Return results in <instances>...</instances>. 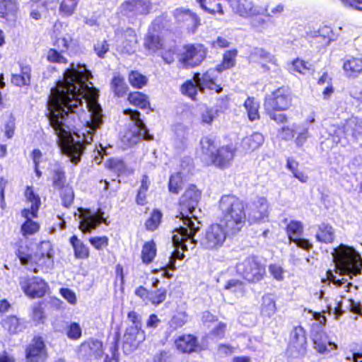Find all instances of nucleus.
Segmentation results:
<instances>
[{"instance_id": "37998d69", "label": "nucleus", "mask_w": 362, "mask_h": 362, "mask_svg": "<svg viewBox=\"0 0 362 362\" xmlns=\"http://www.w3.org/2000/svg\"><path fill=\"white\" fill-rule=\"evenodd\" d=\"M128 100L131 104L141 109H146L150 106L148 96L141 92L136 91L129 93Z\"/></svg>"}, {"instance_id": "bb28decb", "label": "nucleus", "mask_w": 362, "mask_h": 362, "mask_svg": "<svg viewBox=\"0 0 362 362\" xmlns=\"http://www.w3.org/2000/svg\"><path fill=\"white\" fill-rule=\"evenodd\" d=\"M313 340L315 349L320 354H327L337 349V345L329 341L327 335L322 331L314 333Z\"/></svg>"}, {"instance_id": "9d476101", "label": "nucleus", "mask_w": 362, "mask_h": 362, "mask_svg": "<svg viewBox=\"0 0 362 362\" xmlns=\"http://www.w3.org/2000/svg\"><path fill=\"white\" fill-rule=\"evenodd\" d=\"M229 232L221 223H213L205 230L200 240L201 246L209 250H218L224 244Z\"/></svg>"}, {"instance_id": "0eeeda50", "label": "nucleus", "mask_w": 362, "mask_h": 362, "mask_svg": "<svg viewBox=\"0 0 362 362\" xmlns=\"http://www.w3.org/2000/svg\"><path fill=\"white\" fill-rule=\"evenodd\" d=\"M124 114L129 116L132 122V127L121 138L125 146H132L142 139H153V136L148 133L144 121L140 118L141 114L138 110L127 109L124 110Z\"/></svg>"}, {"instance_id": "603ef678", "label": "nucleus", "mask_w": 362, "mask_h": 362, "mask_svg": "<svg viewBox=\"0 0 362 362\" xmlns=\"http://www.w3.org/2000/svg\"><path fill=\"white\" fill-rule=\"evenodd\" d=\"M182 185L183 178L182 173L178 172L170 176L168 182V189L170 192L177 194L182 189Z\"/></svg>"}, {"instance_id": "4d7b16f0", "label": "nucleus", "mask_w": 362, "mask_h": 362, "mask_svg": "<svg viewBox=\"0 0 362 362\" xmlns=\"http://www.w3.org/2000/svg\"><path fill=\"white\" fill-rule=\"evenodd\" d=\"M308 65V62L296 59L288 64V69L289 72L293 74H295L296 73L304 74H305V71L309 69Z\"/></svg>"}, {"instance_id": "ddd939ff", "label": "nucleus", "mask_w": 362, "mask_h": 362, "mask_svg": "<svg viewBox=\"0 0 362 362\" xmlns=\"http://www.w3.org/2000/svg\"><path fill=\"white\" fill-rule=\"evenodd\" d=\"M307 347V337L305 331L301 326L294 327L289 337L287 348L288 354L294 358L305 354Z\"/></svg>"}, {"instance_id": "2f4dec72", "label": "nucleus", "mask_w": 362, "mask_h": 362, "mask_svg": "<svg viewBox=\"0 0 362 362\" xmlns=\"http://www.w3.org/2000/svg\"><path fill=\"white\" fill-rule=\"evenodd\" d=\"M343 69L347 77H358L362 74V59L353 57L346 59L343 64Z\"/></svg>"}, {"instance_id": "09e8293b", "label": "nucleus", "mask_w": 362, "mask_h": 362, "mask_svg": "<svg viewBox=\"0 0 362 362\" xmlns=\"http://www.w3.org/2000/svg\"><path fill=\"white\" fill-rule=\"evenodd\" d=\"M252 59H259L264 62L276 64V59L273 54L266 51L263 48H254L250 55Z\"/></svg>"}, {"instance_id": "6e6552de", "label": "nucleus", "mask_w": 362, "mask_h": 362, "mask_svg": "<svg viewBox=\"0 0 362 362\" xmlns=\"http://www.w3.org/2000/svg\"><path fill=\"white\" fill-rule=\"evenodd\" d=\"M236 272L245 281L257 283L263 279L266 268L258 257L249 255L236 264Z\"/></svg>"}, {"instance_id": "c9c22d12", "label": "nucleus", "mask_w": 362, "mask_h": 362, "mask_svg": "<svg viewBox=\"0 0 362 362\" xmlns=\"http://www.w3.org/2000/svg\"><path fill=\"white\" fill-rule=\"evenodd\" d=\"M264 138L259 132H255L252 134L245 137L242 140V146L246 151H255L262 145Z\"/></svg>"}, {"instance_id": "de8ad7c7", "label": "nucleus", "mask_w": 362, "mask_h": 362, "mask_svg": "<svg viewBox=\"0 0 362 362\" xmlns=\"http://www.w3.org/2000/svg\"><path fill=\"white\" fill-rule=\"evenodd\" d=\"M315 122V117L313 115H310L305 124H303L302 130L298 133L296 139V144L297 146H302L308 138L310 136L308 130L310 129V125L312 124Z\"/></svg>"}, {"instance_id": "f8f14e48", "label": "nucleus", "mask_w": 362, "mask_h": 362, "mask_svg": "<svg viewBox=\"0 0 362 362\" xmlns=\"http://www.w3.org/2000/svg\"><path fill=\"white\" fill-rule=\"evenodd\" d=\"M291 105V95L286 87H280L267 95L264 99V109L286 110Z\"/></svg>"}, {"instance_id": "393cba45", "label": "nucleus", "mask_w": 362, "mask_h": 362, "mask_svg": "<svg viewBox=\"0 0 362 362\" xmlns=\"http://www.w3.org/2000/svg\"><path fill=\"white\" fill-rule=\"evenodd\" d=\"M79 352L88 358L101 357L103 354V343L98 339H89L80 345Z\"/></svg>"}, {"instance_id": "a211bd4d", "label": "nucleus", "mask_w": 362, "mask_h": 362, "mask_svg": "<svg viewBox=\"0 0 362 362\" xmlns=\"http://www.w3.org/2000/svg\"><path fill=\"white\" fill-rule=\"evenodd\" d=\"M173 15L176 21L185 26L189 33H194L201 25L200 18L189 9L184 8H176L173 12Z\"/></svg>"}, {"instance_id": "aec40b11", "label": "nucleus", "mask_w": 362, "mask_h": 362, "mask_svg": "<svg viewBox=\"0 0 362 362\" xmlns=\"http://www.w3.org/2000/svg\"><path fill=\"white\" fill-rule=\"evenodd\" d=\"M248 220L250 222H256L264 220L269 215V204L264 197H257L248 203L246 206Z\"/></svg>"}, {"instance_id": "f704fd0d", "label": "nucleus", "mask_w": 362, "mask_h": 362, "mask_svg": "<svg viewBox=\"0 0 362 362\" xmlns=\"http://www.w3.org/2000/svg\"><path fill=\"white\" fill-rule=\"evenodd\" d=\"M1 324L10 334H16L23 331L25 327L21 320L15 315L6 317L1 320Z\"/></svg>"}, {"instance_id": "7c9ffc66", "label": "nucleus", "mask_w": 362, "mask_h": 362, "mask_svg": "<svg viewBox=\"0 0 362 362\" xmlns=\"http://www.w3.org/2000/svg\"><path fill=\"white\" fill-rule=\"evenodd\" d=\"M18 9L16 0H0V18L6 21H16Z\"/></svg>"}, {"instance_id": "680f3d73", "label": "nucleus", "mask_w": 362, "mask_h": 362, "mask_svg": "<svg viewBox=\"0 0 362 362\" xmlns=\"http://www.w3.org/2000/svg\"><path fill=\"white\" fill-rule=\"evenodd\" d=\"M250 24L251 28L256 32L262 33L268 27L267 21L258 16H251Z\"/></svg>"}, {"instance_id": "f3484780", "label": "nucleus", "mask_w": 362, "mask_h": 362, "mask_svg": "<svg viewBox=\"0 0 362 362\" xmlns=\"http://www.w3.org/2000/svg\"><path fill=\"white\" fill-rule=\"evenodd\" d=\"M151 3L149 0H129L122 3L119 7L120 13L129 18L149 13Z\"/></svg>"}, {"instance_id": "774afa93", "label": "nucleus", "mask_w": 362, "mask_h": 362, "mask_svg": "<svg viewBox=\"0 0 362 362\" xmlns=\"http://www.w3.org/2000/svg\"><path fill=\"white\" fill-rule=\"evenodd\" d=\"M90 243L97 250H100L108 245V238L106 236L93 237L89 239Z\"/></svg>"}, {"instance_id": "49530a36", "label": "nucleus", "mask_w": 362, "mask_h": 362, "mask_svg": "<svg viewBox=\"0 0 362 362\" xmlns=\"http://www.w3.org/2000/svg\"><path fill=\"white\" fill-rule=\"evenodd\" d=\"M150 185V180L146 175H144L141 182V186L137 192L136 202L137 204L144 206L146 203V193Z\"/></svg>"}, {"instance_id": "13d9d810", "label": "nucleus", "mask_w": 362, "mask_h": 362, "mask_svg": "<svg viewBox=\"0 0 362 362\" xmlns=\"http://www.w3.org/2000/svg\"><path fill=\"white\" fill-rule=\"evenodd\" d=\"M106 165L118 176L123 174L126 170V165L121 159L110 158L107 160Z\"/></svg>"}, {"instance_id": "473e14b6", "label": "nucleus", "mask_w": 362, "mask_h": 362, "mask_svg": "<svg viewBox=\"0 0 362 362\" xmlns=\"http://www.w3.org/2000/svg\"><path fill=\"white\" fill-rule=\"evenodd\" d=\"M21 72L20 74H13L11 76V83L18 87L28 86L30 85L31 81V71L30 66L28 64H20Z\"/></svg>"}, {"instance_id": "6e6d98bb", "label": "nucleus", "mask_w": 362, "mask_h": 362, "mask_svg": "<svg viewBox=\"0 0 362 362\" xmlns=\"http://www.w3.org/2000/svg\"><path fill=\"white\" fill-rule=\"evenodd\" d=\"M130 84L136 88H143L148 81L147 78L136 71H132L129 74Z\"/></svg>"}, {"instance_id": "2eb2a0df", "label": "nucleus", "mask_w": 362, "mask_h": 362, "mask_svg": "<svg viewBox=\"0 0 362 362\" xmlns=\"http://www.w3.org/2000/svg\"><path fill=\"white\" fill-rule=\"evenodd\" d=\"M79 229L83 233H90L104 221L103 213H97L90 209H78Z\"/></svg>"}, {"instance_id": "052dcab7", "label": "nucleus", "mask_w": 362, "mask_h": 362, "mask_svg": "<svg viewBox=\"0 0 362 362\" xmlns=\"http://www.w3.org/2000/svg\"><path fill=\"white\" fill-rule=\"evenodd\" d=\"M60 196L62 201V204L65 207L68 208L69 207L71 204L73 203L74 200V191L71 187L69 186H65L60 189Z\"/></svg>"}, {"instance_id": "a19ab883", "label": "nucleus", "mask_w": 362, "mask_h": 362, "mask_svg": "<svg viewBox=\"0 0 362 362\" xmlns=\"http://www.w3.org/2000/svg\"><path fill=\"white\" fill-rule=\"evenodd\" d=\"M196 1L199 4L201 8L208 13L211 15L218 13L221 16L224 14L222 5L216 2L215 0H196Z\"/></svg>"}, {"instance_id": "a878e982", "label": "nucleus", "mask_w": 362, "mask_h": 362, "mask_svg": "<svg viewBox=\"0 0 362 362\" xmlns=\"http://www.w3.org/2000/svg\"><path fill=\"white\" fill-rule=\"evenodd\" d=\"M177 350L182 353L190 354L197 351L199 348L197 338L192 334L180 336L175 341Z\"/></svg>"}, {"instance_id": "9b49d317", "label": "nucleus", "mask_w": 362, "mask_h": 362, "mask_svg": "<svg viewBox=\"0 0 362 362\" xmlns=\"http://www.w3.org/2000/svg\"><path fill=\"white\" fill-rule=\"evenodd\" d=\"M115 42L117 49L122 53L134 52L138 42L137 36L131 28H118L115 31Z\"/></svg>"}, {"instance_id": "c03bdc74", "label": "nucleus", "mask_w": 362, "mask_h": 362, "mask_svg": "<svg viewBox=\"0 0 362 362\" xmlns=\"http://www.w3.org/2000/svg\"><path fill=\"white\" fill-rule=\"evenodd\" d=\"M244 107L247 112L248 119L254 121L259 118V104L254 98L248 97L244 103Z\"/></svg>"}, {"instance_id": "dca6fc26", "label": "nucleus", "mask_w": 362, "mask_h": 362, "mask_svg": "<svg viewBox=\"0 0 362 362\" xmlns=\"http://www.w3.org/2000/svg\"><path fill=\"white\" fill-rule=\"evenodd\" d=\"M230 4L233 10L243 18H249L262 14L267 16H271L267 13V8L262 11L259 6L255 5L252 0H230Z\"/></svg>"}, {"instance_id": "f03ea898", "label": "nucleus", "mask_w": 362, "mask_h": 362, "mask_svg": "<svg viewBox=\"0 0 362 362\" xmlns=\"http://www.w3.org/2000/svg\"><path fill=\"white\" fill-rule=\"evenodd\" d=\"M202 193L197 189L196 186L190 185L181 196L180 199V214L177 216L182 222V225L174 230L172 237V242L175 248L174 252L170 257L169 263L164 267H162L163 276L170 279L173 274L169 270L175 269V262L176 259H182L185 255L180 253V249L183 251L187 250L189 243L193 247L194 244V236L199 229V226H195V223L192 218L197 221L194 214L195 209L198 206ZM199 225V222L197 221Z\"/></svg>"}, {"instance_id": "cd10ccee", "label": "nucleus", "mask_w": 362, "mask_h": 362, "mask_svg": "<svg viewBox=\"0 0 362 362\" xmlns=\"http://www.w3.org/2000/svg\"><path fill=\"white\" fill-rule=\"evenodd\" d=\"M49 170L53 187L57 189L64 187L66 175L63 165L58 161H54L49 164Z\"/></svg>"}, {"instance_id": "864d4df0", "label": "nucleus", "mask_w": 362, "mask_h": 362, "mask_svg": "<svg viewBox=\"0 0 362 362\" xmlns=\"http://www.w3.org/2000/svg\"><path fill=\"white\" fill-rule=\"evenodd\" d=\"M166 296L167 290L165 288H159L156 290L151 291L148 303L158 306L165 300Z\"/></svg>"}, {"instance_id": "b1692460", "label": "nucleus", "mask_w": 362, "mask_h": 362, "mask_svg": "<svg viewBox=\"0 0 362 362\" xmlns=\"http://www.w3.org/2000/svg\"><path fill=\"white\" fill-rule=\"evenodd\" d=\"M145 338V332L142 329L128 327L123 336L124 348L129 346L131 349H136Z\"/></svg>"}, {"instance_id": "e2e57ef3", "label": "nucleus", "mask_w": 362, "mask_h": 362, "mask_svg": "<svg viewBox=\"0 0 362 362\" xmlns=\"http://www.w3.org/2000/svg\"><path fill=\"white\" fill-rule=\"evenodd\" d=\"M162 218V214L158 210H154L151 217L147 220L146 223V226L148 230H156L160 221Z\"/></svg>"}, {"instance_id": "6ab92c4d", "label": "nucleus", "mask_w": 362, "mask_h": 362, "mask_svg": "<svg viewBox=\"0 0 362 362\" xmlns=\"http://www.w3.org/2000/svg\"><path fill=\"white\" fill-rule=\"evenodd\" d=\"M47 354L41 337H35L25 349V362H45Z\"/></svg>"}, {"instance_id": "3c124183", "label": "nucleus", "mask_w": 362, "mask_h": 362, "mask_svg": "<svg viewBox=\"0 0 362 362\" xmlns=\"http://www.w3.org/2000/svg\"><path fill=\"white\" fill-rule=\"evenodd\" d=\"M245 288V284L239 279H230L225 285V289L234 293L237 297L243 296Z\"/></svg>"}, {"instance_id": "4468645a", "label": "nucleus", "mask_w": 362, "mask_h": 362, "mask_svg": "<svg viewBox=\"0 0 362 362\" xmlns=\"http://www.w3.org/2000/svg\"><path fill=\"white\" fill-rule=\"evenodd\" d=\"M286 234L290 243H293L297 247L305 250H310L313 245L308 239L302 238L303 233V224L301 221L293 220L286 226Z\"/></svg>"}, {"instance_id": "72a5a7b5", "label": "nucleus", "mask_w": 362, "mask_h": 362, "mask_svg": "<svg viewBox=\"0 0 362 362\" xmlns=\"http://www.w3.org/2000/svg\"><path fill=\"white\" fill-rule=\"evenodd\" d=\"M63 28L62 23L58 22L54 25V33L56 37L55 46L60 52H65L69 48V45L71 42V37L69 34L61 35L59 30Z\"/></svg>"}, {"instance_id": "1a4fd4ad", "label": "nucleus", "mask_w": 362, "mask_h": 362, "mask_svg": "<svg viewBox=\"0 0 362 362\" xmlns=\"http://www.w3.org/2000/svg\"><path fill=\"white\" fill-rule=\"evenodd\" d=\"M18 257L23 264H28L33 260L36 263V267L33 269L35 273L40 270L43 272H48L54 267L53 250L49 242H42L40 246V254H36L34 257L28 255H24L19 251Z\"/></svg>"}, {"instance_id": "bf43d9fd", "label": "nucleus", "mask_w": 362, "mask_h": 362, "mask_svg": "<svg viewBox=\"0 0 362 362\" xmlns=\"http://www.w3.org/2000/svg\"><path fill=\"white\" fill-rule=\"evenodd\" d=\"M78 4V0H62L59 6L60 13L66 16L74 13Z\"/></svg>"}, {"instance_id": "a18cd8bd", "label": "nucleus", "mask_w": 362, "mask_h": 362, "mask_svg": "<svg viewBox=\"0 0 362 362\" xmlns=\"http://www.w3.org/2000/svg\"><path fill=\"white\" fill-rule=\"evenodd\" d=\"M156 255V247L153 241H149L146 243L141 250V259L142 262L148 264L153 262Z\"/></svg>"}, {"instance_id": "ea45409f", "label": "nucleus", "mask_w": 362, "mask_h": 362, "mask_svg": "<svg viewBox=\"0 0 362 362\" xmlns=\"http://www.w3.org/2000/svg\"><path fill=\"white\" fill-rule=\"evenodd\" d=\"M316 240L318 242L324 243H330L334 240V235L332 227L326 223H322L319 226L318 231L315 235Z\"/></svg>"}, {"instance_id": "5701e85b", "label": "nucleus", "mask_w": 362, "mask_h": 362, "mask_svg": "<svg viewBox=\"0 0 362 362\" xmlns=\"http://www.w3.org/2000/svg\"><path fill=\"white\" fill-rule=\"evenodd\" d=\"M235 150L233 146H223L216 151L211 160V163L220 168L229 167L235 156Z\"/></svg>"}, {"instance_id": "0e129e2a", "label": "nucleus", "mask_w": 362, "mask_h": 362, "mask_svg": "<svg viewBox=\"0 0 362 362\" xmlns=\"http://www.w3.org/2000/svg\"><path fill=\"white\" fill-rule=\"evenodd\" d=\"M66 335L70 339H79L82 335V330L79 324L76 322H71L67 327Z\"/></svg>"}, {"instance_id": "7ed1b4c3", "label": "nucleus", "mask_w": 362, "mask_h": 362, "mask_svg": "<svg viewBox=\"0 0 362 362\" xmlns=\"http://www.w3.org/2000/svg\"><path fill=\"white\" fill-rule=\"evenodd\" d=\"M336 264L337 272L342 276L337 279L331 271L327 272L329 284L332 283L337 287H341L349 279H352L361 274L362 259L361 255L353 247L341 244L332 253Z\"/></svg>"}, {"instance_id": "338daca9", "label": "nucleus", "mask_w": 362, "mask_h": 362, "mask_svg": "<svg viewBox=\"0 0 362 362\" xmlns=\"http://www.w3.org/2000/svg\"><path fill=\"white\" fill-rule=\"evenodd\" d=\"M110 356L107 354L105 358L106 362H119V352L117 339H115L114 341L110 346Z\"/></svg>"}, {"instance_id": "20e7f679", "label": "nucleus", "mask_w": 362, "mask_h": 362, "mask_svg": "<svg viewBox=\"0 0 362 362\" xmlns=\"http://www.w3.org/2000/svg\"><path fill=\"white\" fill-rule=\"evenodd\" d=\"M221 212V222L231 235L238 233L245 226L246 214L245 204L238 197L232 195H223L219 201Z\"/></svg>"}, {"instance_id": "c85d7f7f", "label": "nucleus", "mask_w": 362, "mask_h": 362, "mask_svg": "<svg viewBox=\"0 0 362 362\" xmlns=\"http://www.w3.org/2000/svg\"><path fill=\"white\" fill-rule=\"evenodd\" d=\"M159 25L153 22L144 39V47L151 52H156L162 47L161 40L157 33Z\"/></svg>"}, {"instance_id": "69168bd1", "label": "nucleus", "mask_w": 362, "mask_h": 362, "mask_svg": "<svg viewBox=\"0 0 362 362\" xmlns=\"http://www.w3.org/2000/svg\"><path fill=\"white\" fill-rule=\"evenodd\" d=\"M187 321V315L185 313H179L174 315L170 320V327L174 329L182 327Z\"/></svg>"}, {"instance_id": "423d86ee", "label": "nucleus", "mask_w": 362, "mask_h": 362, "mask_svg": "<svg viewBox=\"0 0 362 362\" xmlns=\"http://www.w3.org/2000/svg\"><path fill=\"white\" fill-rule=\"evenodd\" d=\"M237 54L238 52L235 49L226 52L221 64H218L215 69H210L202 75V78H199L200 85L215 90L216 93H221L222 88L218 83L219 75L223 71L231 69L235 66Z\"/></svg>"}, {"instance_id": "c756f323", "label": "nucleus", "mask_w": 362, "mask_h": 362, "mask_svg": "<svg viewBox=\"0 0 362 362\" xmlns=\"http://www.w3.org/2000/svg\"><path fill=\"white\" fill-rule=\"evenodd\" d=\"M26 201L31 204L30 209H24L21 211L22 216H28L29 214L37 216L39 208L41 205V200L37 194H36L33 187L28 186L25 191Z\"/></svg>"}, {"instance_id": "79ce46f5", "label": "nucleus", "mask_w": 362, "mask_h": 362, "mask_svg": "<svg viewBox=\"0 0 362 362\" xmlns=\"http://www.w3.org/2000/svg\"><path fill=\"white\" fill-rule=\"evenodd\" d=\"M25 218V221L21 226V233L25 237L37 233L40 229V224L37 221H33L32 218H37V216L29 214L28 216H23Z\"/></svg>"}, {"instance_id": "4be33fe9", "label": "nucleus", "mask_w": 362, "mask_h": 362, "mask_svg": "<svg viewBox=\"0 0 362 362\" xmlns=\"http://www.w3.org/2000/svg\"><path fill=\"white\" fill-rule=\"evenodd\" d=\"M182 54L180 62L185 66H196L201 64L206 57V51L202 45H187Z\"/></svg>"}, {"instance_id": "5fc2aeb1", "label": "nucleus", "mask_w": 362, "mask_h": 362, "mask_svg": "<svg viewBox=\"0 0 362 362\" xmlns=\"http://www.w3.org/2000/svg\"><path fill=\"white\" fill-rule=\"evenodd\" d=\"M200 144L203 155L209 157L211 160L217 150L214 141L208 137H204L201 140Z\"/></svg>"}, {"instance_id": "4c0bfd02", "label": "nucleus", "mask_w": 362, "mask_h": 362, "mask_svg": "<svg viewBox=\"0 0 362 362\" xmlns=\"http://www.w3.org/2000/svg\"><path fill=\"white\" fill-rule=\"evenodd\" d=\"M194 78L197 81V84H194L192 81L189 80L183 83L180 88L182 94L187 95L192 100L195 99L198 88H206L205 87L201 86L199 83V78H202V76L199 74H195ZM207 88L209 89V88Z\"/></svg>"}, {"instance_id": "412c9836", "label": "nucleus", "mask_w": 362, "mask_h": 362, "mask_svg": "<svg viewBox=\"0 0 362 362\" xmlns=\"http://www.w3.org/2000/svg\"><path fill=\"white\" fill-rule=\"evenodd\" d=\"M21 286L26 296L35 298H40L45 294L47 285L42 279L33 276L22 280Z\"/></svg>"}, {"instance_id": "58836bf2", "label": "nucleus", "mask_w": 362, "mask_h": 362, "mask_svg": "<svg viewBox=\"0 0 362 362\" xmlns=\"http://www.w3.org/2000/svg\"><path fill=\"white\" fill-rule=\"evenodd\" d=\"M70 243L74 251V256L77 259H87L89 257L88 247L76 235L70 238Z\"/></svg>"}, {"instance_id": "e433bc0d", "label": "nucleus", "mask_w": 362, "mask_h": 362, "mask_svg": "<svg viewBox=\"0 0 362 362\" xmlns=\"http://www.w3.org/2000/svg\"><path fill=\"white\" fill-rule=\"evenodd\" d=\"M276 311V302L273 295L269 293L264 295L261 305V315L270 318L275 314Z\"/></svg>"}, {"instance_id": "f257e3e1", "label": "nucleus", "mask_w": 362, "mask_h": 362, "mask_svg": "<svg viewBox=\"0 0 362 362\" xmlns=\"http://www.w3.org/2000/svg\"><path fill=\"white\" fill-rule=\"evenodd\" d=\"M91 73L84 64L71 63L64 78L51 88L47 106L48 119L62 153L77 164L84 145L90 144L103 123L98 90L88 82Z\"/></svg>"}, {"instance_id": "8fccbe9b", "label": "nucleus", "mask_w": 362, "mask_h": 362, "mask_svg": "<svg viewBox=\"0 0 362 362\" xmlns=\"http://www.w3.org/2000/svg\"><path fill=\"white\" fill-rule=\"evenodd\" d=\"M111 88L115 95L122 97L126 94L128 87L123 78L115 76L112 80Z\"/></svg>"}, {"instance_id": "39448f33", "label": "nucleus", "mask_w": 362, "mask_h": 362, "mask_svg": "<svg viewBox=\"0 0 362 362\" xmlns=\"http://www.w3.org/2000/svg\"><path fill=\"white\" fill-rule=\"evenodd\" d=\"M329 134L336 143L346 144L342 141L344 139L347 143L355 142L362 139V120L356 117L349 118L341 125L332 124L328 128Z\"/></svg>"}]
</instances>
